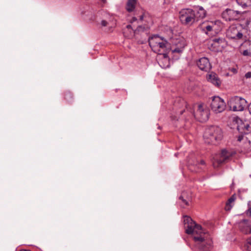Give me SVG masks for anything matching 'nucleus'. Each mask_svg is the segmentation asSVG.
I'll return each instance as SVG.
<instances>
[{"label":"nucleus","mask_w":251,"mask_h":251,"mask_svg":"<svg viewBox=\"0 0 251 251\" xmlns=\"http://www.w3.org/2000/svg\"><path fill=\"white\" fill-rule=\"evenodd\" d=\"M240 52L244 56H251V41H246L241 45Z\"/></svg>","instance_id":"ddd939ff"},{"label":"nucleus","mask_w":251,"mask_h":251,"mask_svg":"<svg viewBox=\"0 0 251 251\" xmlns=\"http://www.w3.org/2000/svg\"><path fill=\"white\" fill-rule=\"evenodd\" d=\"M126 27H127V28H130L131 27V26L130 25H127L126 26Z\"/></svg>","instance_id":"72a5a7b5"},{"label":"nucleus","mask_w":251,"mask_h":251,"mask_svg":"<svg viewBox=\"0 0 251 251\" xmlns=\"http://www.w3.org/2000/svg\"><path fill=\"white\" fill-rule=\"evenodd\" d=\"M236 198L235 195H233L227 201L225 206V210L226 211H229L232 207L234 202Z\"/></svg>","instance_id":"aec40b11"},{"label":"nucleus","mask_w":251,"mask_h":251,"mask_svg":"<svg viewBox=\"0 0 251 251\" xmlns=\"http://www.w3.org/2000/svg\"><path fill=\"white\" fill-rule=\"evenodd\" d=\"M237 3L242 7L251 6V0H236Z\"/></svg>","instance_id":"4be33fe9"},{"label":"nucleus","mask_w":251,"mask_h":251,"mask_svg":"<svg viewBox=\"0 0 251 251\" xmlns=\"http://www.w3.org/2000/svg\"><path fill=\"white\" fill-rule=\"evenodd\" d=\"M210 24L211 25H210L208 22L203 23L200 25V27L202 31H204L207 34V32L212 30L214 24L212 22H210Z\"/></svg>","instance_id":"6ab92c4d"},{"label":"nucleus","mask_w":251,"mask_h":251,"mask_svg":"<svg viewBox=\"0 0 251 251\" xmlns=\"http://www.w3.org/2000/svg\"><path fill=\"white\" fill-rule=\"evenodd\" d=\"M133 20H136L135 18H133Z\"/></svg>","instance_id":"e433bc0d"},{"label":"nucleus","mask_w":251,"mask_h":251,"mask_svg":"<svg viewBox=\"0 0 251 251\" xmlns=\"http://www.w3.org/2000/svg\"><path fill=\"white\" fill-rule=\"evenodd\" d=\"M144 15H142L141 16H140V20L141 21H143V19H144Z\"/></svg>","instance_id":"473e14b6"},{"label":"nucleus","mask_w":251,"mask_h":251,"mask_svg":"<svg viewBox=\"0 0 251 251\" xmlns=\"http://www.w3.org/2000/svg\"><path fill=\"white\" fill-rule=\"evenodd\" d=\"M213 45H214L215 47H223L225 45V40L222 38H215L213 40Z\"/></svg>","instance_id":"412c9836"},{"label":"nucleus","mask_w":251,"mask_h":251,"mask_svg":"<svg viewBox=\"0 0 251 251\" xmlns=\"http://www.w3.org/2000/svg\"><path fill=\"white\" fill-rule=\"evenodd\" d=\"M234 153L233 151L226 149L223 150L220 154L213 157V166L214 168H218L223 163L226 162Z\"/></svg>","instance_id":"39448f33"},{"label":"nucleus","mask_w":251,"mask_h":251,"mask_svg":"<svg viewBox=\"0 0 251 251\" xmlns=\"http://www.w3.org/2000/svg\"><path fill=\"white\" fill-rule=\"evenodd\" d=\"M227 104L230 110L233 111H242L247 105V101L244 99L238 96L230 98Z\"/></svg>","instance_id":"20e7f679"},{"label":"nucleus","mask_w":251,"mask_h":251,"mask_svg":"<svg viewBox=\"0 0 251 251\" xmlns=\"http://www.w3.org/2000/svg\"><path fill=\"white\" fill-rule=\"evenodd\" d=\"M101 1L103 2V3H105L106 1V0H101Z\"/></svg>","instance_id":"f704fd0d"},{"label":"nucleus","mask_w":251,"mask_h":251,"mask_svg":"<svg viewBox=\"0 0 251 251\" xmlns=\"http://www.w3.org/2000/svg\"><path fill=\"white\" fill-rule=\"evenodd\" d=\"M108 22L105 20H102L100 23L101 27H105L108 25Z\"/></svg>","instance_id":"c85d7f7f"},{"label":"nucleus","mask_w":251,"mask_h":251,"mask_svg":"<svg viewBox=\"0 0 251 251\" xmlns=\"http://www.w3.org/2000/svg\"><path fill=\"white\" fill-rule=\"evenodd\" d=\"M195 14L193 9H183L179 12V19L181 22L185 25H192L195 22Z\"/></svg>","instance_id":"423d86ee"},{"label":"nucleus","mask_w":251,"mask_h":251,"mask_svg":"<svg viewBox=\"0 0 251 251\" xmlns=\"http://www.w3.org/2000/svg\"><path fill=\"white\" fill-rule=\"evenodd\" d=\"M245 77L246 78H251V72H249L248 73H247L246 74H245Z\"/></svg>","instance_id":"c756f323"},{"label":"nucleus","mask_w":251,"mask_h":251,"mask_svg":"<svg viewBox=\"0 0 251 251\" xmlns=\"http://www.w3.org/2000/svg\"><path fill=\"white\" fill-rule=\"evenodd\" d=\"M246 222V221L244 220L243 222V223L241 224V225H240L241 230L245 234L251 233V229L250 228V227H249L248 226L246 227L245 228H242V224H243L244 223H245Z\"/></svg>","instance_id":"b1692460"},{"label":"nucleus","mask_w":251,"mask_h":251,"mask_svg":"<svg viewBox=\"0 0 251 251\" xmlns=\"http://www.w3.org/2000/svg\"><path fill=\"white\" fill-rule=\"evenodd\" d=\"M209 112L203 104L198 106L196 114L194 116L201 122H204L209 118Z\"/></svg>","instance_id":"1a4fd4ad"},{"label":"nucleus","mask_w":251,"mask_h":251,"mask_svg":"<svg viewBox=\"0 0 251 251\" xmlns=\"http://www.w3.org/2000/svg\"><path fill=\"white\" fill-rule=\"evenodd\" d=\"M245 125H246V123L241 122V123L240 124L237 126V129L240 133H241L242 134H244V131H245Z\"/></svg>","instance_id":"393cba45"},{"label":"nucleus","mask_w":251,"mask_h":251,"mask_svg":"<svg viewBox=\"0 0 251 251\" xmlns=\"http://www.w3.org/2000/svg\"><path fill=\"white\" fill-rule=\"evenodd\" d=\"M250 131H251V127L250 126L249 124L247 123H246L245 131H244V134H247L249 133Z\"/></svg>","instance_id":"bb28decb"},{"label":"nucleus","mask_w":251,"mask_h":251,"mask_svg":"<svg viewBox=\"0 0 251 251\" xmlns=\"http://www.w3.org/2000/svg\"><path fill=\"white\" fill-rule=\"evenodd\" d=\"M246 251H251V239H250L247 240V242L245 246Z\"/></svg>","instance_id":"a878e982"},{"label":"nucleus","mask_w":251,"mask_h":251,"mask_svg":"<svg viewBox=\"0 0 251 251\" xmlns=\"http://www.w3.org/2000/svg\"><path fill=\"white\" fill-rule=\"evenodd\" d=\"M149 43L150 47L154 52L163 55L164 61L166 64H162V62L160 61L159 63L160 66L163 68L168 67L169 60L166 52L171 47V43H169L164 38L158 35H155L150 37Z\"/></svg>","instance_id":"f03ea898"},{"label":"nucleus","mask_w":251,"mask_h":251,"mask_svg":"<svg viewBox=\"0 0 251 251\" xmlns=\"http://www.w3.org/2000/svg\"><path fill=\"white\" fill-rule=\"evenodd\" d=\"M243 135L242 134H241V135H239L238 136L237 140H238L239 142H241V141L243 140Z\"/></svg>","instance_id":"7c9ffc66"},{"label":"nucleus","mask_w":251,"mask_h":251,"mask_svg":"<svg viewBox=\"0 0 251 251\" xmlns=\"http://www.w3.org/2000/svg\"><path fill=\"white\" fill-rule=\"evenodd\" d=\"M227 35L229 38L231 39H240L243 37V34L234 27L229 28L227 32Z\"/></svg>","instance_id":"2eb2a0df"},{"label":"nucleus","mask_w":251,"mask_h":251,"mask_svg":"<svg viewBox=\"0 0 251 251\" xmlns=\"http://www.w3.org/2000/svg\"><path fill=\"white\" fill-rule=\"evenodd\" d=\"M195 14V22L205 17L206 12L201 6H199L193 9Z\"/></svg>","instance_id":"4468645a"},{"label":"nucleus","mask_w":251,"mask_h":251,"mask_svg":"<svg viewBox=\"0 0 251 251\" xmlns=\"http://www.w3.org/2000/svg\"><path fill=\"white\" fill-rule=\"evenodd\" d=\"M187 161L189 169L192 172H198L199 169L202 168V166L205 165L204 160H201L199 162L193 154H190L188 157Z\"/></svg>","instance_id":"6e6552de"},{"label":"nucleus","mask_w":251,"mask_h":251,"mask_svg":"<svg viewBox=\"0 0 251 251\" xmlns=\"http://www.w3.org/2000/svg\"><path fill=\"white\" fill-rule=\"evenodd\" d=\"M180 204L182 207H185L189 204L190 198L186 196V193L183 192L181 195L179 196Z\"/></svg>","instance_id":"f3484780"},{"label":"nucleus","mask_w":251,"mask_h":251,"mask_svg":"<svg viewBox=\"0 0 251 251\" xmlns=\"http://www.w3.org/2000/svg\"><path fill=\"white\" fill-rule=\"evenodd\" d=\"M248 108H249V112L251 114V103L249 104Z\"/></svg>","instance_id":"2f4dec72"},{"label":"nucleus","mask_w":251,"mask_h":251,"mask_svg":"<svg viewBox=\"0 0 251 251\" xmlns=\"http://www.w3.org/2000/svg\"><path fill=\"white\" fill-rule=\"evenodd\" d=\"M183 112V111H181L180 112V114H182Z\"/></svg>","instance_id":"c9c22d12"},{"label":"nucleus","mask_w":251,"mask_h":251,"mask_svg":"<svg viewBox=\"0 0 251 251\" xmlns=\"http://www.w3.org/2000/svg\"><path fill=\"white\" fill-rule=\"evenodd\" d=\"M172 46L170 47L171 50L173 53H181L186 45L183 40L176 39L172 42Z\"/></svg>","instance_id":"9b49d317"},{"label":"nucleus","mask_w":251,"mask_h":251,"mask_svg":"<svg viewBox=\"0 0 251 251\" xmlns=\"http://www.w3.org/2000/svg\"><path fill=\"white\" fill-rule=\"evenodd\" d=\"M198 67L202 71L207 72L211 68V65L207 57H203L200 58L197 62Z\"/></svg>","instance_id":"f8f14e48"},{"label":"nucleus","mask_w":251,"mask_h":251,"mask_svg":"<svg viewBox=\"0 0 251 251\" xmlns=\"http://www.w3.org/2000/svg\"><path fill=\"white\" fill-rule=\"evenodd\" d=\"M64 98L68 102H72L73 98L72 93L70 91L65 92L64 94Z\"/></svg>","instance_id":"5701e85b"},{"label":"nucleus","mask_w":251,"mask_h":251,"mask_svg":"<svg viewBox=\"0 0 251 251\" xmlns=\"http://www.w3.org/2000/svg\"><path fill=\"white\" fill-rule=\"evenodd\" d=\"M211 108L216 113H221L226 109L224 100L219 97H214L210 104Z\"/></svg>","instance_id":"0eeeda50"},{"label":"nucleus","mask_w":251,"mask_h":251,"mask_svg":"<svg viewBox=\"0 0 251 251\" xmlns=\"http://www.w3.org/2000/svg\"><path fill=\"white\" fill-rule=\"evenodd\" d=\"M223 137L222 129L216 126L206 128L203 134L204 141L208 144L216 145L221 141Z\"/></svg>","instance_id":"7ed1b4c3"},{"label":"nucleus","mask_w":251,"mask_h":251,"mask_svg":"<svg viewBox=\"0 0 251 251\" xmlns=\"http://www.w3.org/2000/svg\"><path fill=\"white\" fill-rule=\"evenodd\" d=\"M136 4V0H127L126 9L129 12H132L135 9Z\"/></svg>","instance_id":"a211bd4d"},{"label":"nucleus","mask_w":251,"mask_h":251,"mask_svg":"<svg viewBox=\"0 0 251 251\" xmlns=\"http://www.w3.org/2000/svg\"><path fill=\"white\" fill-rule=\"evenodd\" d=\"M247 214L251 216V202L248 203V209L247 212Z\"/></svg>","instance_id":"cd10ccee"},{"label":"nucleus","mask_w":251,"mask_h":251,"mask_svg":"<svg viewBox=\"0 0 251 251\" xmlns=\"http://www.w3.org/2000/svg\"><path fill=\"white\" fill-rule=\"evenodd\" d=\"M184 224L185 232L192 234L198 251H209L212 246V240L209 233L188 216L184 217Z\"/></svg>","instance_id":"f257e3e1"},{"label":"nucleus","mask_w":251,"mask_h":251,"mask_svg":"<svg viewBox=\"0 0 251 251\" xmlns=\"http://www.w3.org/2000/svg\"><path fill=\"white\" fill-rule=\"evenodd\" d=\"M241 12L230 9H227L222 13V17L226 21H231L238 20Z\"/></svg>","instance_id":"9d476101"},{"label":"nucleus","mask_w":251,"mask_h":251,"mask_svg":"<svg viewBox=\"0 0 251 251\" xmlns=\"http://www.w3.org/2000/svg\"><path fill=\"white\" fill-rule=\"evenodd\" d=\"M207 80L209 82L217 86L221 84V81L217 75L214 73H211L208 75Z\"/></svg>","instance_id":"dca6fc26"}]
</instances>
